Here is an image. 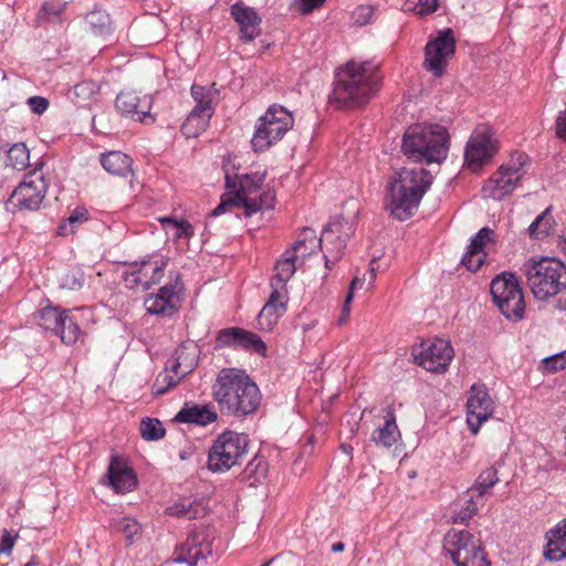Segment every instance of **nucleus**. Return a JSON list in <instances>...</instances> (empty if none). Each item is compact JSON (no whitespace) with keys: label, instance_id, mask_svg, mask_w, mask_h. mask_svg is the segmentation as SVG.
<instances>
[{"label":"nucleus","instance_id":"f257e3e1","mask_svg":"<svg viewBox=\"0 0 566 566\" xmlns=\"http://www.w3.org/2000/svg\"><path fill=\"white\" fill-rule=\"evenodd\" d=\"M211 395L222 416L244 419L254 415L262 402L258 385L239 368H222L211 387Z\"/></svg>","mask_w":566,"mask_h":566},{"label":"nucleus","instance_id":"f03ea898","mask_svg":"<svg viewBox=\"0 0 566 566\" xmlns=\"http://www.w3.org/2000/svg\"><path fill=\"white\" fill-rule=\"evenodd\" d=\"M377 66L370 62H347L335 73L331 102L337 108H356L366 105L380 86Z\"/></svg>","mask_w":566,"mask_h":566},{"label":"nucleus","instance_id":"7ed1b4c3","mask_svg":"<svg viewBox=\"0 0 566 566\" xmlns=\"http://www.w3.org/2000/svg\"><path fill=\"white\" fill-rule=\"evenodd\" d=\"M432 175L422 167L402 168L388 182L386 209L400 221L409 219L432 184Z\"/></svg>","mask_w":566,"mask_h":566},{"label":"nucleus","instance_id":"20e7f679","mask_svg":"<svg viewBox=\"0 0 566 566\" xmlns=\"http://www.w3.org/2000/svg\"><path fill=\"white\" fill-rule=\"evenodd\" d=\"M402 151L416 163H441L449 150V135L441 125L410 126L402 138Z\"/></svg>","mask_w":566,"mask_h":566},{"label":"nucleus","instance_id":"39448f33","mask_svg":"<svg viewBox=\"0 0 566 566\" xmlns=\"http://www.w3.org/2000/svg\"><path fill=\"white\" fill-rule=\"evenodd\" d=\"M523 272L538 301H546L566 290V265L556 258H531L523 265Z\"/></svg>","mask_w":566,"mask_h":566},{"label":"nucleus","instance_id":"423d86ee","mask_svg":"<svg viewBox=\"0 0 566 566\" xmlns=\"http://www.w3.org/2000/svg\"><path fill=\"white\" fill-rule=\"evenodd\" d=\"M294 118L290 111L281 105H271L256 124L251 139L255 153L268 150L272 145L283 138L293 127Z\"/></svg>","mask_w":566,"mask_h":566},{"label":"nucleus","instance_id":"0eeeda50","mask_svg":"<svg viewBox=\"0 0 566 566\" xmlns=\"http://www.w3.org/2000/svg\"><path fill=\"white\" fill-rule=\"evenodd\" d=\"M490 292L494 304L505 318L512 322H520L524 318V294L514 273L502 272L497 274L491 281Z\"/></svg>","mask_w":566,"mask_h":566},{"label":"nucleus","instance_id":"6e6552de","mask_svg":"<svg viewBox=\"0 0 566 566\" xmlns=\"http://www.w3.org/2000/svg\"><path fill=\"white\" fill-rule=\"evenodd\" d=\"M249 437L244 433L224 431L213 441L208 453V468L212 472H227L241 463L247 455Z\"/></svg>","mask_w":566,"mask_h":566},{"label":"nucleus","instance_id":"1a4fd4ad","mask_svg":"<svg viewBox=\"0 0 566 566\" xmlns=\"http://www.w3.org/2000/svg\"><path fill=\"white\" fill-rule=\"evenodd\" d=\"M443 551L455 566H491L480 538L467 530H451L444 536Z\"/></svg>","mask_w":566,"mask_h":566},{"label":"nucleus","instance_id":"9d476101","mask_svg":"<svg viewBox=\"0 0 566 566\" xmlns=\"http://www.w3.org/2000/svg\"><path fill=\"white\" fill-rule=\"evenodd\" d=\"M527 161L525 154H517L507 165H503L489 178L482 188L483 196L494 200H501L510 195L525 174L524 166Z\"/></svg>","mask_w":566,"mask_h":566},{"label":"nucleus","instance_id":"9b49d317","mask_svg":"<svg viewBox=\"0 0 566 566\" xmlns=\"http://www.w3.org/2000/svg\"><path fill=\"white\" fill-rule=\"evenodd\" d=\"M411 354L417 365L432 373H444L454 356L450 342L442 338L424 339Z\"/></svg>","mask_w":566,"mask_h":566},{"label":"nucleus","instance_id":"f8f14e48","mask_svg":"<svg viewBox=\"0 0 566 566\" xmlns=\"http://www.w3.org/2000/svg\"><path fill=\"white\" fill-rule=\"evenodd\" d=\"M497 139L489 125H479L471 134L464 149V160L468 167L476 170L488 164L496 154Z\"/></svg>","mask_w":566,"mask_h":566},{"label":"nucleus","instance_id":"ddd939ff","mask_svg":"<svg viewBox=\"0 0 566 566\" xmlns=\"http://www.w3.org/2000/svg\"><path fill=\"white\" fill-rule=\"evenodd\" d=\"M354 233L352 223L343 218L329 222L318 239V247L323 252L325 266L335 264L343 255L350 235Z\"/></svg>","mask_w":566,"mask_h":566},{"label":"nucleus","instance_id":"4468645a","mask_svg":"<svg viewBox=\"0 0 566 566\" xmlns=\"http://www.w3.org/2000/svg\"><path fill=\"white\" fill-rule=\"evenodd\" d=\"M455 52V38L452 29L447 28L438 32L434 39L428 41L424 48V69L434 76L443 75L448 61Z\"/></svg>","mask_w":566,"mask_h":566},{"label":"nucleus","instance_id":"2eb2a0df","mask_svg":"<svg viewBox=\"0 0 566 566\" xmlns=\"http://www.w3.org/2000/svg\"><path fill=\"white\" fill-rule=\"evenodd\" d=\"M217 94L218 91L213 86L205 87L198 84L191 86V95L197 105L181 126V130L187 137L197 136V132H191L190 129L192 126L205 129L208 120L214 113Z\"/></svg>","mask_w":566,"mask_h":566},{"label":"nucleus","instance_id":"dca6fc26","mask_svg":"<svg viewBox=\"0 0 566 566\" xmlns=\"http://www.w3.org/2000/svg\"><path fill=\"white\" fill-rule=\"evenodd\" d=\"M167 263L168 260L164 258L155 261L145 259L134 262L130 264V270L123 273L124 282L128 289L140 286L143 291H147L160 282Z\"/></svg>","mask_w":566,"mask_h":566},{"label":"nucleus","instance_id":"f3484780","mask_svg":"<svg viewBox=\"0 0 566 566\" xmlns=\"http://www.w3.org/2000/svg\"><path fill=\"white\" fill-rule=\"evenodd\" d=\"M494 411V401L484 385L471 386L467 401V423L473 434Z\"/></svg>","mask_w":566,"mask_h":566},{"label":"nucleus","instance_id":"a211bd4d","mask_svg":"<svg viewBox=\"0 0 566 566\" xmlns=\"http://www.w3.org/2000/svg\"><path fill=\"white\" fill-rule=\"evenodd\" d=\"M46 189L43 176L31 174L14 189L9 202L20 209L36 210L45 197Z\"/></svg>","mask_w":566,"mask_h":566},{"label":"nucleus","instance_id":"6ab92c4d","mask_svg":"<svg viewBox=\"0 0 566 566\" xmlns=\"http://www.w3.org/2000/svg\"><path fill=\"white\" fill-rule=\"evenodd\" d=\"M212 542L209 539L207 528L197 530L178 546L174 553V560L178 564L197 566L200 559L212 554Z\"/></svg>","mask_w":566,"mask_h":566},{"label":"nucleus","instance_id":"aec40b11","mask_svg":"<svg viewBox=\"0 0 566 566\" xmlns=\"http://www.w3.org/2000/svg\"><path fill=\"white\" fill-rule=\"evenodd\" d=\"M182 290L181 275L178 273L174 283L161 286L157 294H150L146 297L145 307L147 313L164 317L171 316L177 311L174 298L177 297Z\"/></svg>","mask_w":566,"mask_h":566},{"label":"nucleus","instance_id":"412c9836","mask_svg":"<svg viewBox=\"0 0 566 566\" xmlns=\"http://www.w3.org/2000/svg\"><path fill=\"white\" fill-rule=\"evenodd\" d=\"M151 104L150 95L140 96L135 91L120 92L115 101L119 113L138 122H143L145 117L149 116Z\"/></svg>","mask_w":566,"mask_h":566},{"label":"nucleus","instance_id":"4be33fe9","mask_svg":"<svg viewBox=\"0 0 566 566\" xmlns=\"http://www.w3.org/2000/svg\"><path fill=\"white\" fill-rule=\"evenodd\" d=\"M231 15L240 27V39L251 42L261 34V17L254 8L237 2L231 7Z\"/></svg>","mask_w":566,"mask_h":566},{"label":"nucleus","instance_id":"5701e85b","mask_svg":"<svg viewBox=\"0 0 566 566\" xmlns=\"http://www.w3.org/2000/svg\"><path fill=\"white\" fill-rule=\"evenodd\" d=\"M108 484L116 493H126L137 485V476L125 461L115 455L112 457L107 469Z\"/></svg>","mask_w":566,"mask_h":566},{"label":"nucleus","instance_id":"b1692460","mask_svg":"<svg viewBox=\"0 0 566 566\" xmlns=\"http://www.w3.org/2000/svg\"><path fill=\"white\" fill-rule=\"evenodd\" d=\"M304 239L297 240L294 243V247L292 250H287L283 253L282 258L276 262L275 264V274L271 279V281H275L281 285H286L289 280L294 275L295 273V251L300 250L306 242L308 238H315V232L312 229H304L303 231Z\"/></svg>","mask_w":566,"mask_h":566},{"label":"nucleus","instance_id":"393cba45","mask_svg":"<svg viewBox=\"0 0 566 566\" xmlns=\"http://www.w3.org/2000/svg\"><path fill=\"white\" fill-rule=\"evenodd\" d=\"M217 418L218 415L212 406L186 402L175 416L174 421L179 423L207 426L214 422Z\"/></svg>","mask_w":566,"mask_h":566},{"label":"nucleus","instance_id":"a878e982","mask_svg":"<svg viewBox=\"0 0 566 566\" xmlns=\"http://www.w3.org/2000/svg\"><path fill=\"white\" fill-rule=\"evenodd\" d=\"M198 357L199 350L196 345L179 346L170 360L172 373L179 375V377H186L196 368Z\"/></svg>","mask_w":566,"mask_h":566},{"label":"nucleus","instance_id":"bb28decb","mask_svg":"<svg viewBox=\"0 0 566 566\" xmlns=\"http://www.w3.org/2000/svg\"><path fill=\"white\" fill-rule=\"evenodd\" d=\"M545 557L549 560H562L566 557V520L559 522L547 535Z\"/></svg>","mask_w":566,"mask_h":566},{"label":"nucleus","instance_id":"cd10ccee","mask_svg":"<svg viewBox=\"0 0 566 566\" xmlns=\"http://www.w3.org/2000/svg\"><path fill=\"white\" fill-rule=\"evenodd\" d=\"M101 164L109 174L126 177L132 172L133 159L122 151H109L101 156Z\"/></svg>","mask_w":566,"mask_h":566},{"label":"nucleus","instance_id":"c85d7f7f","mask_svg":"<svg viewBox=\"0 0 566 566\" xmlns=\"http://www.w3.org/2000/svg\"><path fill=\"white\" fill-rule=\"evenodd\" d=\"M264 182V175L261 174H247L240 177L239 184L232 179L229 171L226 170V187L235 189V192L242 195H252L256 192Z\"/></svg>","mask_w":566,"mask_h":566},{"label":"nucleus","instance_id":"c756f323","mask_svg":"<svg viewBox=\"0 0 566 566\" xmlns=\"http://www.w3.org/2000/svg\"><path fill=\"white\" fill-rule=\"evenodd\" d=\"M388 416L389 417L386 419L384 426L379 427L373 436V440L376 444L384 448L392 447L400 437L395 415L389 413Z\"/></svg>","mask_w":566,"mask_h":566},{"label":"nucleus","instance_id":"7c9ffc66","mask_svg":"<svg viewBox=\"0 0 566 566\" xmlns=\"http://www.w3.org/2000/svg\"><path fill=\"white\" fill-rule=\"evenodd\" d=\"M66 8V2L59 0L44 1L36 14V21L39 24L43 23H56L62 21V14Z\"/></svg>","mask_w":566,"mask_h":566},{"label":"nucleus","instance_id":"2f4dec72","mask_svg":"<svg viewBox=\"0 0 566 566\" xmlns=\"http://www.w3.org/2000/svg\"><path fill=\"white\" fill-rule=\"evenodd\" d=\"M499 480L497 469L492 465L479 474L474 485L468 491L475 494L478 499L483 500L484 494H486V492L492 489Z\"/></svg>","mask_w":566,"mask_h":566},{"label":"nucleus","instance_id":"473e14b6","mask_svg":"<svg viewBox=\"0 0 566 566\" xmlns=\"http://www.w3.org/2000/svg\"><path fill=\"white\" fill-rule=\"evenodd\" d=\"M461 501V507L455 512V515L453 516V521L455 523L468 522L473 515L476 514L479 506L483 504V500L478 499V496L470 491L465 492Z\"/></svg>","mask_w":566,"mask_h":566},{"label":"nucleus","instance_id":"72a5a7b5","mask_svg":"<svg viewBox=\"0 0 566 566\" xmlns=\"http://www.w3.org/2000/svg\"><path fill=\"white\" fill-rule=\"evenodd\" d=\"M554 223L555 222L551 214V208L548 207L530 224L527 229L528 234L533 239H542L549 234Z\"/></svg>","mask_w":566,"mask_h":566},{"label":"nucleus","instance_id":"f704fd0d","mask_svg":"<svg viewBox=\"0 0 566 566\" xmlns=\"http://www.w3.org/2000/svg\"><path fill=\"white\" fill-rule=\"evenodd\" d=\"M65 312L66 311H59L57 307L46 306L38 313V323L42 328L51 331L56 335L57 331L61 328L60 323Z\"/></svg>","mask_w":566,"mask_h":566},{"label":"nucleus","instance_id":"c9c22d12","mask_svg":"<svg viewBox=\"0 0 566 566\" xmlns=\"http://www.w3.org/2000/svg\"><path fill=\"white\" fill-rule=\"evenodd\" d=\"M268 472V463L261 457H254L242 472L243 480L249 481L251 486L260 483Z\"/></svg>","mask_w":566,"mask_h":566},{"label":"nucleus","instance_id":"e433bc0d","mask_svg":"<svg viewBox=\"0 0 566 566\" xmlns=\"http://www.w3.org/2000/svg\"><path fill=\"white\" fill-rule=\"evenodd\" d=\"M182 377L176 375L171 370V366L166 365L165 369L160 371L153 384V394L160 396L166 394L170 388L175 387Z\"/></svg>","mask_w":566,"mask_h":566},{"label":"nucleus","instance_id":"4c0bfd02","mask_svg":"<svg viewBox=\"0 0 566 566\" xmlns=\"http://www.w3.org/2000/svg\"><path fill=\"white\" fill-rule=\"evenodd\" d=\"M30 153L25 144H13L7 154V165L15 170H23L28 167Z\"/></svg>","mask_w":566,"mask_h":566},{"label":"nucleus","instance_id":"58836bf2","mask_svg":"<svg viewBox=\"0 0 566 566\" xmlns=\"http://www.w3.org/2000/svg\"><path fill=\"white\" fill-rule=\"evenodd\" d=\"M91 31L96 35H106L112 31L111 18L105 11H92L86 17Z\"/></svg>","mask_w":566,"mask_h":566},{"label":"nucleus","instance_id":"ea45409f","mask_svg":"<svg viewBox=\"0 0 566 566\" xmlns=\"http://www.w3.org/2000/svg\"><path fill=\"white\" fill-rule=\"evenodd\" d=\"M61 328L57 331V336H60L62 343L65 345H72L76 343L80 337L81 329L78 325L70 317L69 312L66 311L61 323Z\"/></svg>","mask_w":566,"mask_h":566},{"label":"nucleus","instance_id":"a19ab883","mask_svg":"<svg viewBox=\"0 0 566 566\" xmlns=\"http://www.w3.org/2000/svg\"><path fill=\"white\" fill-rule=\"evenodd\" d=\"M285 313V310L275 305L264 304L258 315V324L263 331H271L279 318Z\"/></svg>","mask_w":566,"mask_h":566},{"label":"nucleus","instance_id":"79ce46f5","mask_svg":"<svg viewBox=\"0 0 566 566\" xmlns=\"http://www.w3.org/2000/svg\"><path fill=\"white\" fill-rule=\"evenodd\" d=\"M242 332L243 328L241 327H228L219 331L216 338V347L239 349Z\"/></svg>","mask_w":566,"mask_h":566},{"label":"nucleus","instance_id":"37998d69","mask_svg":"<svg viewBox=\"0 0 566 566\" xmlns=\"http://www.w3.org/2000/svg\"><path fill=\"white\" fill-rule=\"evenodd\" d=\"M239 349L252 352L261 356H265L266 354V345L261 337L247 329H243L242 332Z\"/></svg>","mask_w":566,"mask_h":566},{"label":"nucleus","instance_id":"c03bdc74","mask_svg":"<svg viewBox=\"0 0 566 566\" xmlns=\"http://www.w3.org/2000/svg\"><path fill=\"white\" fill-rule=\"evenodd\" d=\"M85 274L81 269H72L61 274L59 286L63 290L78 291L83 287Z\"/></svg>","mask_w":566,"mask_h":566},{"label":"nucleus","instance_id":"a18cd8bd","mask_svg":"<svg viewBox=\"0 0 566 566\" xmlns=\"http://www.w3.org/2000/svg\"><path fill=\"white\" fill-rule=\"evenodd\" d=\"M140 434L145 440L154 441L165 436L163 423L158 419L146 418L140 422Z\"/></svg>","mask_w":566,"mask_h":566},{"label":"nucleus","instance_id":"49530a36","mask_svg":"<svg viewBox=\"0 0 566 566\" xmlns=\"http://www.w3.org/2000/svg\"><path fill=\"white\" fill-rule=\"evenodd\" d=\"M87 211L84 208H76L70 217L59 226L57 228V234L59 235H67L70 233H73L74 228L77 223L83 222L86 220Z\"/></svg>","mask_w":566,"mask_h":566},{"label":"nucleus","instance_id":"de8ad7c7","mask_svg":"<svg viewBox=\"0 0 566 566\" xmlns=\"http://www.w3.org/2000/svg\"><path fill=\"white\" fill-rule=\"evenodd\" d=\"M99 92V85L92 80H84L74 85V95L82 102L91 99Z\"/></svg>","mask_w":566,"mask_h":566},{"label":"nucleus","instance_id":"09e8293b","mask_svg":"<svg viewBox=\"0 0 566 566\" xmlns=\"http://www.w3.org/2000/svg\"><path fill=\"white\" fill-rule=\"evenodd\" d=\"M272 292L265 304L275 305L286 311L287 292L286 285H281L275 281H271Z\"/></svg>","mask_w":566,"mask_h":566},{"label":"nucleus","instance_id":"8fccbe9b","mask_svg":"<svg viewBox=\"0 0 566 566\" xmlns=\"http://www.w3.org/2000/svg\"><path fill=\"white\" fill-rule=\"evenodd\" d=\"M115 527L118 532L123 533L126 539L129 542H132L134 537L140 532L139 523L130 517L119 518L116 522Z\"/></svg>","mask_w":566,"mask_h":566},{"label":"nucleus","instance_id":"3c124183","mask_svg":"<svg viewBox=\"0 0 566 566\" xmlns=\"http://www.w3.org/2000/svg\"><path fill=\"white\" fill-rule=\"evenodd\" d=\"M494 232L489 227H484L471 239L468 250L473 252H483L484 245L492 240Z\"/></svg>","mask_w":566,"mask_h":566},{"label":"nucleus","instance_id":"603ef678","mask_svg":"<svg viewBox=\"0 0 566 566\" xmlns=\"http://www.w3.org/2000/svg\"><path fill=\"white\" fill-rule=\"evenodd\" d=\"M159 221L165 227H170L171 229H174L176 238H181V237H187L188 238V237H191L193 234L192 227L187 221H177V220H175L172 218H169V217L160 218Z\"/></svg>","mask_w":566,"mask_h":566},{"label":"nucleus","instance_id":"864d4df0","mask_svg":"<svg viewBox=\"0 0 566 566\" xmlns=\"http://www.w3.org/2000/svg\"><path fill=\"white\" fill-rule=\"evenodd\" d=\"M543 367L548 373H555L566 368V350L543 359Z\"/></svg>","mask_w":566,"mask_h":566},{"label":"nucleus","instance_id":"5fc2aeb1","mask_svg":"<svg viewBox=\"0 0 566 566\" xmlns=\"http://www.w3.org/2000/svg\"><path fill=\"white\" fill-rule=\"evenodd\" d=\"M461 262L469 271L475 272L484 263V254L480 252L471 253V251L468 250L462 256Z\"/></svg>","mask_w":566,"mask_h":566},{"label":"nucleus","instance_id":"6e6d98bb","mask_svg":"<svg viewBox=\"0 0 566 566\" xmlns=\"http://www.w3.org/2000/svg\"><path fill=\"white\" fill-rule=\"evenodd\" d=\"M374 15V8L368 4L358 6L353 12V19L355 23L365 25L371 21Z\"/></svg>","mask_w":566,"mask_h":566},{"label":"nucleus","instance_id":"4d7b16f0","mask_svg":"<svg viewBox=\"0 0 566 566\" xmlns=\"http://www.w3.org/2000/svg\"><path fill=\"white\" fill-rule=\"evenodd\" d=\"M417 14L426 15L437 11L439 0H413Z\"/></svg>","mask_w":566,"mask_h":566},{"label":"nucleus","instance_id":"13d9d810","mask_svg":"<svg viewBox=\"0 0 566 566\" xmlns=\"http://www.w3.org/2000/svg\"><path fill=\"white\" fill-rule=\"evenodd\" d=\"M250 195L240 193L239 206L242 205L245 208L248 214H252L263 209V203L258 198H250Z\"/></svg>","mask_w":566,"mask_h":566},{"label":"nucleus","instance_id":"bf43d9fd","mask_svg":"<svg viewBox=\"0 0 566 566\" xmlns=\"http://www.w3.org/2000/svg\"><path fill=\"white\" fill-rule=\"evenodd\" d=\"M240 193L235 192L233 197L221 199V202L210 212L211 217L222 214L227 209L239 206Z\"/></svg>","mask_w":566,"mask_h":566},{"label":"nucleus","instance_id":"052dcab7","mask_svg":"<svg viewBox=\"0 0 566 566\" xmlns=\"http://www.w3.org/2000/svg\"><path fill=\"white\" fill-rule=\"evenodd\" d=\"M27 104L38 115L43 114L49 108V99L43 96H31L27 99Z\"/></svg>","mask_w":566,"mask_h":566},{"label":"nucleus","instance_id":"680f3d73","mask_svg":"<svg viewBox=\"0 0 566 566\" xmlns=\"http://www.w3.org/2000/svg\"><path fill=\"white\" fill-rule=\"evenodd\" d=\"M168 510L171 515H176L179 517L180 516H187L189 518L197 517V513L196 512L192 513V504L191 503H189V504L177 503L174 506L169 507Z\"/></svg>","mask_w":566,"mask_h":566},{"label":"nucleus","instance_id":"e2e57ef3","mask_svg":"<svg viewBox=\"0 0 566 566\" xmlns=\"http://www.w3.org/2000/svg\"><path fill=\"white\" fill-rule=\"evenodd\" d=\"M15 542V535H12L7 530H3L1 539H0V553L9 554L11 553L13 545Z\"/></svg>","mask_w":566,"mask_h":566},{"label":"nucleus","instance_id":"0e129e2a","mask_svg":"<svg viewBox=\"0 0 566 566\" xmlns=\"http://www.w3.org/2000/svg\"><path fill=\"white\" fill-rule=\"evenodd\" d=\"M556 135L562 139H566V109L560 112L556 119Z\"/></svg>","mask_w":566,"mask_h":566},{"label":"nucleus","instance_id":"69168bd1","mask_svg":"<svg viewBox=\"0 0 566 566\" xmlns=\"http://www.w3.org/2000/svg\"><path fill=\"white\" fill-rule=\"evenodd\" d=\"M361 286L363 283L361 281L358 279V277H355L350 285H349V291H348V294L346 296V300H345V304H344V312H346L348 314V311H349V304L352 302V298H353V292L354 290L357 287V286Z\"/></svg>","mask_w":566,"mask_h":566},{"label":"nucleus","instance_id":"338daca9","mask_svg":"<svg viewBox=\"0 0 566 566\" xmlns=\"http://www.w3.org/2000/svg\"><path fill=\"white\" fill-rule=\"evenodd\" d=\"M325 0H302V11L311 12L314 9L321 7Z\"/></svg>","mask_w":566,"mask_h":566},{"label":"nucleus","instance_id":"774afa93","mask_svg":"<svg viewBox=\"0 0 566 566\" xmlns=\"http://www.w3.org/2000/svg\"><path fill=\"white\" fill-rule=\"evenodd\" d=\"M258 200L263 203V208H271V201L273 200V195L271 192L263 193L258 198Z\"/></svg>","mask_w":566,"mask_h":566}]
</instances>
